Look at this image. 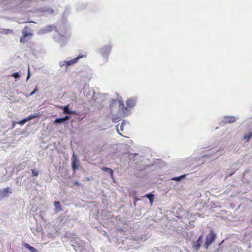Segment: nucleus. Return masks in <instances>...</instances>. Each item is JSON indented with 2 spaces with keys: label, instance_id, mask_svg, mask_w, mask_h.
I'll return each mask as SVG.
<instances>
[{
  "label": "nucleus",
  "instance_id": "nucleus-47",
  "mask_svg": "<svg viewBox=\"0 0 252 252\" xmlns=\"http://www.w3.org/2000/svg\"><path fill=\"white\" fill-rule=\"evenodd\" d=\"M36 252H38V251L37 250V251H36Z\"/></svg>",
  "mask_w": 252,
  "mask_h": 252
},
{
  "label": "nucleus",
  "instance_id": "nucleus-21",
  "mask_svg": "<svg viewBox=\"0 0 252 252\" xmlns=\"http://www.w3.org/2000/svg\"><path fill=\"white\" fill-rule=\"evenodd\" d=\"M186 177V175L184 174V175H181L178 177H173L171 179V180L173 181H175L176 182H179L181 181L182 180L184 179Z\"/></svg>",
  "mask_w": 252,
  "mask_h": 252
},
{
  "label": "nucleus",
  "instance_id": "nucleus-8",
  "mask_svg": "<svg viewBox=\"0 0 252 252\" xmlns=\"http://www.w3.org/2000/svg\"><path fill=\"white\" fill-rule=\"evenodd\" d=\"M79 164V160L77 156L73 153L71 158V168L73 172H75L78 169Z\"/></svg>",
  "mask_w": 252,
  "mask_h": 252
},
{
  "label": "nucleus",
  "instance_id": "nucleus-33",
  "mask_svg": "<svg viewBox=\"0 0 252 252\" xmlns=\"http://www.w3.org/2000/svg\"><path fill=\"white\" fill-rule=\"evenodd\" d=\"M136 155H137L136 154H130L127 155V157H129V158H128V160L129 161H130L131 160H134V156Z\"/></svg>",
  "mask_w": 252,
  "mask_h": 252
},
{
  "label": "nucleus",
  "instance_id": "nucleus-20",
  "mask_svg": "<svg viewBox=\"0 0 252 252\" xmlns=\"http://www.w3.org/2000/svg\"><path fill=\"white\" fill-rule=\"evenodd\" d=\"M125 125V121H124L121 122V124H119L117 126V130L118 132V133L121 135H122L121 133L119 132V130L123 131L124 129V126Z\"/></svg>",
  "mask_w": 252,
  "mask_h": 252
},
{
  "label": "nucleus",
  "instance_id": "nucleus-29",
  "mask_svg": "<svg viewBox=\"0 0 252 252\" xmlns=\"http://www.w3.org/2000/svg\"><path fill=\"white\" fill-rule=\"evenodd\" d=\"M118 103V100L115 99H112L111 102L110 104V109H112V108Z\"/></svg>",
  "mask_w": 252,
  "mask_h": 252
},
{
  "label": "nucleus",
  "instance_id": "nucleus-30",
  "mask_svg": "<svg viewBox=\"0 0 252 252\" xmlns=\"http://www.w3.org/2000/svg\"><path fill=\"white\" fill-rule=\"evenodd\" d=\"M54 206H55L56 210H61L60 203L59 201H55L54 202Z\"/></svg>",
  "mask_w": 252,
  "mask_h": 252
},
{
  "label": "nucleus",
  "instance_id": "nucleus-25",
  "mask_svg": "<svg viewBox=\"0 0 252 252\" xmlns=\"http://www.w3.org/2000/svg\"><path fill=\"white\" fill-rule=\"evenodd\" d=\"M12 32L13 31L11 30L1 29V33L8 34L9 33H12Z\"/></svg>",
  "mask_w": 252,
  "mask_h": 252
},
{
  "label": "nucleus",
  "instance_id": "nucleus-22",
  "mask_svg": "<svg viewBox=\"0 0 252 252\" xmlns=\"http://www.w3.org/2000/svg\"><path fill=\"white\" fill-rule=\"evenodd\" d=\"M252 137V131L248 132L243 137V139L246 141V142H249Z\"/></svg>",
  "mask_w": 252,
  "mask_h": 252
},
{
  "label": "nucleus",
  "instance_id": "nucleus-32",
  "mask_svg": "<svg viewBox=\"0 0 252 252\" xmlns=\"http://www.w3.org/2000/svg\"><path fill=\"white\" fill-rule=\"evenodd\" d=\"M11 76L15 79H18L20 77V75L19 72H16L13 73Z\"/></svg>",
  "mask_w": 252,
  "mask_h": 252
},
{
  "label": "nucleus",
  "instance_id": "nucleus-41",
  "mask_svg": "<svg viewBox=\"0 0 252 252\" xmlns=\"http://www.w3.org/2000/svg\"><path fill=\"white\" fill-rule=\"evenodd\" d=\"M85 7H86V5L85 4H82V5L81 6H78L77 10H83L84 8H85Z\"/></svg>",
  "mask_w": 252,
  "mask_h": 252
},
{
  "label": "nucleus",
  "instance_id": "nucleus-9",
  "mask_svg": "<svg viewBox=\"0 0 252 252\" xmlns=\"http://www.w3.org/2000/svg\"><path fill=\"white\" fill-rule=\"evenodd\" d=\"M203 241V236L200 235L195 241H193L192 243V248L194 251L197 252L201 246Z\"/></svg>",
  "mask_w": 252,
  "mask_h": 252
},
{
  "label": "nucleus",
  "instance_id": "nucleus-19",
  "mask_svg": "<svg viewBox=\"0 0 252 252\" xmlns=\"http://www.w3.org/2000/svg\"><path fill=\"white\" fill-rule=\"evenodd\" d=\"M144 197L148 198L149 200L150 203L152 204L153 202H154L155 197L153 194L152 193H149L145 194Z\"/></svg>",
  "mask_w": 252,
  "mask_h": 252
},
{
  "label": "nucleus",
  "instance_id": "nucleus-16",
  "mask_svg": "<svg viewBox=\"0 0 252 252\" xmlns=\"http://www.w3.org/2000/svg\"><path fill=\"white\" fill-rule=\"evenodd\" d=\"M28 121H27V119L26 118H24V119H23L20 121H17V122H13L12 128H13L16 124H19L21 126H23Z\"/></svg>",
  "mask_w": 252,
  "mask_h": 252
},
{
  "label": "nucleus",
  "instance_id": "nucleus-3",
  "mask_svg": "<svg viewBox=\"0 0 252 252\" xmlns=\"http://www.w3.org/2000/svg\"><path fill=\"white\" fill-rule=\"evenodd\" d=\"M73 236L70 239V241L72 243L71 245L74 247L75 251H77L76 248H78L80 249V251L83 252V248L85 245V242L76 236Z\"/></svg>",
  "mask_w": 252,
  "mask_h": 252
},
{
  "label": "nucleus",
  "instance_id": "nucleus-12",
  "mask_svg": "<svg viewBox=\"0 0 252 252\" xmlns=\"http://www.w3.org/2000/svg\"><path fill=\"white\" fill-rule=\"evenodd\" d=\"M225 119V123H228V124H231L232 123H234L236 120H238V119H236L234 116H226L224 117Z\"/></svg>",
  "mask_w": 252,
  "mask_h": 252
},
{
  "label": "nucleus",
  "instance_id": "nucleus-10",
  "mask_svg": "<svg viewBox=\"0 0 252 252\" xmlns=\"http://www.w3.org/2000/svg\"><path fill=\"white\" fill-rule=\"evenodd\" d=\"M12 193V190L10 187H7L1 189V197H8Z\"/></svg>",
  "mask_w": 252,
  "mask_h": 252
},
{
  "label": "nucleus",
  "instance_id": "nucleus-23",
  "mask_svg": "<svg viewBox=\"0 0 252 252\" xmlns=\"http://www.w3.org/2000/svg\"><path fill=\"white\" fill-rule=\"evenodd\" d=\"M129 158V157H127V154H123L121 158V162L123 164H125L126 162L127 161L128 158Z\"/></svg>",
  "mask_w": 252,
  "mask_h": 252
},
{
  "label": "nucleus",
  "instance_id": "nucleus-7",
  "mask_svg": "<svg viewBox=\"0 0 252 252\" xmlns=\"http://www.w3.org/2000/svg\"><path fill=\"white\" fill-rule=\"evenodd\" d=\"M112 47L111 45H106L99 50V52L102 57L105 58V62L108 61V56L110 53Z\"/></svg>",
  "mask_w": 252,
  "mask_h": 252
},
{
  "label": "nucleus",
  "instance_id": "nucleus-40",
  "mask_svg": "<svg viewBox=\"0 0 252 252\" xmlns=\"http://www.w3.org/2000/svg\"><path fill=\"white\" fill-rule=\"evenodd\" d=\"M26 37H24V36L23 35V37H21L20 39V41L21 43H25L27 41V40L26 39Z\"/></svg>",
  "mask_w": 252,
  "mask_h": 252
},
{
  "label": "nucleus",
  "instance_id": "nucleus-36",
  "mask_svg": "<svg viewBox=\"0 0 252 252\" xmlns=\"http://www.w3.org/2000/svg\"><path fill=\"white\" fill-rule=\"evenodd\" d=\"M118 103H119V106L121 107V108L124 106V102H123V101L122 99L121 100H119L118 101Z\"/></svg>",
  "mask_w": 252,
  "mask_h": 252
},
{
  "label": "nucleus",
  "instance_id": "nucleus-26",
  "mask_svg": "<svg viewBox=\"0 0 252 252\" xmlns=\"http://www.w3.org/2000/svg\"><path fill=\"white\" fill-rule=\"evenodd\" d=\"M23 246L26 248H27V249H28L31 252L32 251H33V250H34V247L31 246L30 244H28V243H24L23 244Z\"/></svg>",
  "mask_w": 252,
  "mask_h": 252
},
{
  "label": "nucleus",
  "instance_id": "nucleus-37",
  "mask_svg": "<svg viewBox=\"0 0 252 252\" xmlns=\"http://www.w3.org/2000/svg\"><path fill=\"white\" fill-rule=\"evenodd\" d=\"M31 72H30V67L29 66H28V74H27V80H29V79L31 77Z\"/></svg>",
  "mask_w": 252,
  "mask_h": 252
},
{
  "label": "nucleus",
  "instance_id": "nucleus-24",
  "mask_svg": "<svg viewBox=\"0 0 252 252\" xmlns=\"http://www.w3.org/2000/svg\"><path fill=\"white\" fill-rule=\"evenodd\" d=\"M224 242V240H223L222 241H221V242L220 243H219V248H216L215 250L216 252H223V247L222 246V244Z\"/></svg>",
  "mask_w": 252,
  "mask_h": 252
},
{
  "label": "nucleus",
  "instance_id": "nucleus-13",
  "mask_svg": "<svg viewBox=\"0 0 252 252\" xmlns=\"http://www.w3.org/2000/svg\"><path fill=\"white\" fill-rule=\"evenodd\" d=\"M126 106L128 108L133 107L136 104V99L132 98L130 99H127L126 102Z\"/></svg>",
  "mask_w": 252,
  "mask_h": 252
},
{
  "label": "nucleus",
  "instance_id": "nucleus-46",
  "mask_svg": "<svg viewBox=\"0 0 252 252\" xmlns=\"http://www.w3.org/2000/svg\"><path fill=\"white\" fill-rule=\"evenodd\" d=\"M37 251V250L34 248V250H33V251H32L31 252H36V251Z\"/></svg>",
  "mask_w": 252,
  "mask_h": 252
},
{
  "label": "nucleus",
  "instance_id": "nucleus-6",
  "mask_svg": "<svg viewBox=\"0 0 252 252\" xmlns=\"http://www.w3.org/2000/svg\"><path fill=\"white\" fill-rule=\"evenodd\" d=\"M84 57L83 55H79L76 58H74L72 60H71L70 61H63V62H60L59 65L61 67H62L64 65H66L67 66H70L77 62H78V60L83 58Z\"/></svg>",
  "mask_w": 252,
  "mask_h": 252
},
{
  "label": "nucleus",
  "instance_id": "nucleus-38",
  "mask_svg": "<svg viewBox=\"0 0 252 252\" xmlns=\"http://www.w3.org/2000/svg\"><path fill=\"white\" fill-rule=\"evenodd\" d=\"M31 72H30V67L29 66H28V74H27V80H29V79L31 77Z\"/></svg>",
  "mask_w": 252,
  "mask_h": 252
},
{
  "label": "nucleus",
  "instance_id": "nucleus-4",
  "mask_svg": "<svg viewBox=\"0 0 252 252\" xmlns=\"http://www.w3.org/2000/svg\"><path fill=\"white\" fill-rule=\"evenodd\" d=\"M217 238V235L213 229L210 231L209 233L206 236L205 243L203 247L208 249V247L215 241Z\"/></svg>",
  "mask_w": 252,
  "mask_h": 252
},
{
  "label": "nucleus",
  "instance_id": "nucleus-39",
  "mask_svg": "<svg viewBox=\"0 0 252 252\" xmlns=\"http://www.w3.org/2000/svg\"><path fill=\"white\" fill-rule=\"evenodd\" d=\"M213 155V154L209 153V154H206L202 156L203 159H204L206 158H209Z\"/></svg>",
  "mask_w": 252,
  "mask_h": 252
},
{
  "label": "nucleus",
  "instance_id": "nucleus-31",
  "mask_svg": "<svg viewBox=\"0 0 252 252\" xmlns=\"http://www.w3.org/2000/svg\"><path fill=\"white\" fill-rule=\"evenodd\" d=\"M31 172L32 176H37L39 174L38 171L35 169H32Z\"/></svg>",
  "mask_w": 252,
  "mask_h": 252
},
{
  "label": "nucleus",
  "instance_id": "nucleus-45",
  "mask_svg": "<svg viewBox=\"0 0 252 252\" xmlns=\"http://www.w3.org/2000/svg\"><path fill=\"white\" fill-rule=\"evenodd\" d=\"M235 173V171H233L232 172H231V173L229 174L228 173V171H227V174H228V176H232V175Z\"/></svg>",
  "mask_w": 252,
  "mask_h": 252
},
{
  "label": "nucleus",
  "instance_id": "nucleus-42",
  "mask_svg": "<svg viewBox=\"0 0 252 252\" xmlns=\"http://www.w3.org/2000/svg\"><path fill=\"white\" fill-rule=\"evenodd\" d=\"M121 108H122V110L123 111V112L124 114L127 111V108L126 107H125V106L122 107Z\"/></svg>",
  "mask_w": 252,
  "mask_h": 252
},
{
  "label": "nucleus",
  "instance_id": "nucleus-17",
  "mask_svg": "<svg viewBox=\"0 0 252 252\" xmlns=\"http://www.w3.org/2000/svg\"><path fill=\"white\" fill-rule=\"evenodd\" d=\"M101 170L109 173L111 177L113 179L114 172L111 168L107 167H102Z\"/></svg>",
  "mask_w": 252,
  "mask_h": 252
},
{
  "label": "nucleus",
  "instance_id": "nucleus-1",
  "mask_svg": "<svg viewBox=\"0 0 252 252\" xmlns=\"http://www.w3.org/2000/svg\"><path fill=\"white\" fill-rule=\"evenodd\" d=\"M57 32L56 35H54V39L56 42L59 43L61 47L64 46L67 42L70 37V32L68 29H66L64 32L62 31V28L60 27L59 31L56 30Z\"/></svg>",
  "mask_w": 252,
  "mask_h": 252
},
{
  "label": "nucleus",
  "instance_id": "nucleus-43",
  "mask_svg": "<svg viewBox=\"0 0 252 252\" xmlns=\"http://www.w3.org/2000/svg\"><path fill=\"white\" fill-rule=\"evenodd\" d=\"M68 114H69L70 115H72V114L74 115V114H76V112L75 111H72V110H70Z\"/></svg>",
  "mask_w": 252,
  "mask_h": 252
},
{
  "label": "nucleus",
  "instance_id": "nucleus-15",
  "mask_svg": "<svg viewBox=\"0 0 252 252\" xmlns=\"http://www.w3.org/2000/svg\"><path fill=\"white\" fill-rule=\"evenodd\" d=\"M40 11L41 12L48 13L50 14H53L54 12L53 9L50 7H42L40 9Z\"/></svg>",
  "mask_w": 252,
  "mask_h": 252
},
{
  "label": "nucleus",
  "instance_id": "nucleus-11",
  "mask_svg": "<svg viewBox=\"0 0 252 252\" xmlns=\"http://www.w3.org/2000/svg\"><path fill=\"white\" fill-rule=\"evenodd\" d=\"M53 26L51 25H48L45 27L44 28H43L41 29L40 31L38 32V34L39 35H42L45 33H47V32H51L53 30Z\"/></svg>",
  "mask_w": 252,
  "mask_h": 252
},
{
  "label": "nucleus",
  "instance_id": "nucleus-5",
  "mask_svg": "<svg viewBox=\"0 0 252 252\" xmlns=\"http://www.w3.org/2000/svg\"><path fill=\"white\" fill-rule=\"evenodd\" d=\"M83 94L90 103L94 102L95 93L92 89H90L89 88L84 87L83 89Z\"/></svg>",
  "mask_w": 252,
  "mask_h": 252
},
{
  "label": "nucleus",
  "instance_id": "nucleus-34",
  "mask_svg": "<svg viewBox=\"0 0 252 252\" xmlns=\"http://www.w3.org/2000/svg\"><path fill=\"white\" fill-rule=\"evenodd\" d=\"M66 114V115L64 117H64V118L65 119V121L66 122H67L69 120V119L70 118L71 115H70L69 114Z\"/></svg>",
  "mask_w": 252,
  "mask_h": 252
},
{
  "label": "nucleus",
  "instance_id": "nucleus-14",
  "mask_svg": "<svg viewBox=\"0 0 252 252\" xmlns=\"http://www.w3.org/2000/svg\"><path fill=\"white\" fill-rule=\"evenodd\" d=\"M29 28L27 26L25 27L22 30V35L24 36V37H27L29 36H32V34L28 31Z\"/></svg>",
  "mask_w": 252,
  "mask_h": 252
},
{
  "label": "nucleus",
  "instance_id": "nucleus-27",
  "mask_svg": "<svg viewBox=\"0 0 252 252\" xmlns=\"http://www.w3.org/2000/svg\"><path fill=\"white\" fill-rule=\"evenodd\" d=\"M39 116V114L38 113H36L34 115L31 114L27 118H26V119H27V121L28 122L29 121L32 120V119L38 117Z\"/></svg>",
  "mask_w": 252,
  "mask_h": 252
},
{
  "label": "nucleus",
  "instance_id": "nucleus-44",
  "mask_svg": "<svg viewBox=\"0 0 252 252\" xmlns=\"http://www.w3.org/2000/svg\"><path fill=\"white\" fill-rule=\"evenodd\" d=\"M73 184L75 185H77V186H79L80 185V183H79L78 181H74L73 182Z\"/></svg>",
  "mask_w": 252,
  "mask_h": 252
},
{
  "label": "nucleus",
  "instance_id": "nucleus-18",
  "mask_svg": "<svg viewBox=\"0 0 252 252\" xmlns=\"http://www.w3.org/2000/svg\"><path fill=\"white\" fill-rule=\"evenodd\" d=\"M66 122L65 121L64 117H61L56 118L55 120L54 123L55 124H62L65 123Z\"/></svg>",
  "mask_w": 252,
  "mask_h": 252
},
{
  "label": "nucleus",
  "instance_id": "nucleus-35",
  "mask_svg": "<svg viewBox=\"0 0 252 252\" xmlns=\"http://www.w3.org/2000/svg\"><path fill=\"white\" fill-rule=\"evenodd\" d=\"M38 91V88L37 87H36L35 88V89L32 91L30 94H29V96H32V95H33L35 93H36Z\"/></svg>",
  "mask_w": 252,
  "mask_h": 252
},
{
  "label": "nucleus",
  "instance_id": "nucleus-2",
  "mask_svg": "<svg viewBox=\"0 0 252 252\" xmlns=\"http://www.w3.org/2000/svg\"><path fill=\"white\" fill-rule=\"evenodd\" d=\"M33 0H4L1 1V6L3 4L7 5V7L10 8H14L15 6L20 5L21 4H26V2L32 1Z\"/></svg>",
  "mask_w": 252,
  "mask_h": 252
},
{
  "label": "nucleus",
  "instance_id": "nucleus-28",
  "mask_svg": "<svg viewBox=\"0 0 252 252\" xmlns=\"http://www.w3.org/2000/svg\"><path fill=\"white\" fill-rule=\"evenodd\" d=\"M63 113L64 114H68L69 111H70V109L69 108V105H65V106H63Z\"/></svg>",
  "mask_w": 252,
  "mask_h": 252
}]
</instances>
